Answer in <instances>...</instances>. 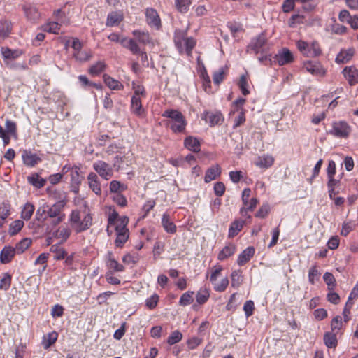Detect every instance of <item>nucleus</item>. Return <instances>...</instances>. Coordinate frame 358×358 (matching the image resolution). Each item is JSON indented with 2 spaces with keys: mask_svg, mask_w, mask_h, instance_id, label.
<instances>
[{
  "mask_svg": "<svg viewBox=\"0 0 358 358\" xmlns=\"http://www.w3.org/2000/svg\"><path fill=\"white\" fill-rule=\"evenodd\" d=\"M87 179L90 189L96 195L100 196L101 194V188L98 176L95 173L91 172L88 174Z\"/></svg>",
  "mask_w": 358,
  "mask_h": 358,
  "instance_id": "nucleus-13",
  "label": "nucleus"
},
{
  "mask_svg": "<svg viewBox=\"0 0 358 358\" xmlns=\"http://www.w3.org/2000/svg\"><path fill=\"white\" fill-rule=\"evenodd\" d=\"M132 34L135 37L136 40L140 43L154 46L152 38L148 31L134 30L133 31Z\"/></svg>",
  "mask_w": 358,
  "mask_h": 358,
  "instance_id": "nucleus-17",
  "label": "nucleus"
},
{
  "mask_svg": "<svg viewBox=\"0 0 358 358\" xmlns=\"http://www.w3.org/2000/svg\"><path fill=\"white\" fill-rule=\"evenodd\" d=\"M93 169L103 180H108L113 176L114 170L112 166L103 160L95 162Z\"/></svg>",
  "mask_w": 358,
  "mask_h": 358,
  "instance_id": "nucleus-8",
  "label": "nucleus"
},
{
  "mask_svg": "<svg viewBox=\"0 0 358 358\" xmlns=\"http://www.w3.org/2000/svg\"><path fill=\"white\" fill-rule=\"evenodd\" d=\"M323 280L328 287L329 291H333L336 285V280L331 273L326 272L323 275Z\"/></svg>",
  "mask_w": 358,
  "mask_h": 358,
  "instance_id": "nucleus-52",
  "label": "nucleus"
},
{
  "mask_svg": "<svg viewBox=\"0 0 358 358\" xmlns=\"http://www.w3.org/2000/svg\"><path fill=\"white\" fill-rule=\"evenodd\" d=\"M6 131L9 136H17V126L16 123L10 120H7L6 121Z\"/></svg>",
  "mask_w": 358,
  "mask_h": 358,
  "instance_id": "nucleus-56",
  "label": "nucleus"
},
{
  "mask_svg": "<svg viewBox=\"0 0 358 358\" xmlns=\"http://www.w3.org/2000/svg\"><path fill=\"white\" fill-rule=\"evenodd\" d=\"M298 50L307 57H316L321 55L322 50L317 42L313 41L311 44L299 40L296 43Z\"/></svg>",
  "mask_w": 358,
  "mask_h": 358,
  "instance_id": "nucleus-5",
  "label": "nucleus"
},
{
  "mask_svg": "<svg viewBox=\"0 0 358 358\" xmlns=\"http://www.w3.org/2000/svg\"><path fill=\"white\" fill-rule=\"evenodd\" d=\"M145 15V21L150 27H153L157 30H159L161 28V20L155 9L152 8H146Z\"/></svg>",
  "mask_w": 358,
  "mask_h": 358,
  "instance_id": "nucleus-9",
  "label": "nucleus"
},
{
  "mask_svg": "<svg viewBox=\"0 0 358 358\" xmlns=\"http://www.w3.org/2000/svg\"><path fill=\"white\" fill-rule=\"evenodd\" d=\"M182 338V334L179 331H174L171 333V334L169 336L167 339V343L172 345L176 344L181 341Z\"/></svg>",
  "mask_w": 358,
  "mask_h": 358,
  "instance_id": "nucleus-60",
  "label": "nucleus"
},
{
  "mask_svg": "<svg viewBox=\"0 0 358 358\" xmlns=\"http://www.w3.org/2000/svg\"><path fill=\"white\" fill-rule=\"evenodd\" d=\"M163 117H168V124L175 133H182L185 130L187 122L183 115L177 110H166L162 114Z\"/></svg>",
  "mask_w": 358,
  "mask_h": 358,
  "instance_id": "nucleus-3",
  "label": "nucleus"
},
{
  "mask_svg": "<svg viewBox=\"0 0 358 358\" xmlns=\"http://www.w3.org/2000/svg\"><path fill=\"white\" fill-rule=\"evenodd\" d=\"M24 222L21 220H16L13 222L9 227V234L10 235L17 234L24 227Z\"/></svg>",
  "mask_w": 358,
  "mask_h": 358,
  "instance_id": "nucleus-53",
  "label": "nucleus"
},
{
  "mask_svg": "<svg viewBox=\"0 0 358 358\" xmlns=\"http://www.w3.org/2000/svg\"><path fill=\"white\" fill-rule=\"evenodd\" d=\"M184 145L188 150L198 152L200 151V143L199 140L193 136H188L184 141Z\"/></svg>",
  "mask_w": 358,
  "mask_h": 358,
  "instance_id": "nucleus-26",
  "label": "nucleus"
},
{
  "mask_svg": "<svg viewBox=\"0 0 358 358\" xmlns=\"http://www.w3.org/2000/svg\"><path fill=\"white\" fill-rule=\"evenodd\" d=\"M273 163L274 158L270 155H263L262 156H259L255 162V166L261 169H268L271 167Z\"/></svg>",
  "mask_w": 358,
  "mask_h": 358,
  "instance_id": "nucleus-20",
  "label": "nucleus"
},
{
  "mask_svg": "<svg viewBox=\"0 0 358 358\" xmlns=\"http://www.w3.org/2000/svg\"><path fill=\"white\" fill-rule=\"evenodd\" d=\"M24 163L29 166H34L40 161V158L31 152L24 151L22 154Z\"/></svg>",
  "mask_w": 358,
  "mask_h": 358,
  "instance_id": "nucleus-33",
  "label": "nucleus"
},
{
  "mask_svg": "<svg viewBox=\"0 0 358 358\" xmlns=\"http://www.w3.org/2000/svg\"><path fill=\"white\" fill-rule=\"evenodd\" d=\"M352 131L351 127L345 121L332 122L331 129L328 134L338 138H347Z\"/></svg>",
  "mask_w": 358,
  "mask_h": 358,
  "instance_id": "nucleus-6",
  "label": "nucleus"
},
{
  "mask_svg": "<svg viewBox=\"0 0 358 358\" xmlns=\"http://www.w3.org/2000/svg\"><path fill=\"white\" fill-rule=\"evenodd\" d=\"M109 189L114 194H120L127 189V186L118 180H112L109 184Z\"/></svg>",
  "mask_w": 358,
  "mask_h": 358,
  "instance_id": "nucleus-42",
  "label": "nucleus"
},
{
  "mask_svg": "<svg viewBox=\"0 0 358 358\" xmlns=\"http://www.w3.org/2000/svg\"><path fill=\"white\" fill-rule=\"evenodd\" d=\"M128 222L129 218L127 216H122L115 221V225L111 227H114L116 231H129L127 228Z\"/></svg>",
  "mask_w": 358,
  "mask_h": 358,
  "instance_id": "nucleus-47",
  "label": "nucleus"
},
{
  "mask_svg": "<svg viewBox=\"0 0 358 358\" xmlns=\"http://www.w3.org/2000/svg\"><path fill=\"white\" fill-rule=\"evenodd\" d=\"M16 251L12 246H5L0 252V262L2 264H8L14 258Z\"/></svg>",
  "mask_w": 358,
  "mask_h": 358,
  "instance_id": "nucleus-16",
  "label": "nucleus"
},
{
  "mask_svg": "<svg viewBox=\"0 0 358 358\" xmlns=\"http://www.w3.org/2000/svg\"><path fill=\"white\" fill-rule=\"evenodd\" d=\"M69 221L71 228L78 234L91 227L92 217L89 213H80L78 210H73L69 215Z\"/></svg>",
  "mask_w": 358,
  "mask_h": 358,
  "instance_id": "nucleus-2",
  "label": "nucleus"
},
{
  "mask_svg": "<svg viewBox=\"0 0 358 358\" xmlns=\"http://www.w3.org/2000/svg\"><path fill=\"white\" fill-rule=\"evenodd\" d=\"M66 206V201L61 199L52 205H47V219L51 220V224L56 226L63 222L66 217L64 209Z\"/></svg>",
  "mask_w": 358,
  "mask_h": 358,
  "instance_id": "nucleus-4",
  "label": "nucleus"
},
{
  "mask_svg": "<svg viewBox=\"0 0 358 358\" xmlns=\"http://www.w3.org/2000/svg\"><path fill=\"white\" fill-rule=\"evenodd\" d=\"M355 223L352 221L345 222L343 224L341 234L346 236L355 229Z\"/></svg>",
  "mask_w": 358,
  "mask_h": 358,
  "instance_id": "nucleus-64",
  "label": "nucleus"
},
{
  "mask_svg": "<svg viewBox=\"0 0 358 358\" xmlns=\"http://www.w3.org/2000/svg\"><path fill=\"white\" fill-rule=\"evenodd\" d=\"M228 71L227 66L219 68L213 74V80L215 84L220 85L224 80V76Z\"/></svg>",
  "mask_w": 358,
  "mask_h": 358,
  "instance_id": "nucleus-43",
  "label": "nucleus"
},
{
  "mask_svg": "<svg viewBox=\"0 0 358 358\" xmlns=\"http://www.w3.org/2000/svg\"><path fill=\"white\" fill-rule=\"evenodd\" d=\"M113 201L120 207H125L127 205V200L126 197L120 194H114L112 196Z\"/></svg>",
  "mask_w": 358,
  "mask_h": 358,
  "instance_id": "nucleus-63",
  "label": "nucleus"
},
{
  "mask_svg": "<svg viewBox=\"0 0 358 358\" xmlns=\"http://www.w3.org/2000/svg\"><path fill=\"white\" fill-rule=\"evenodd\" d=\"M123 20V17L121 14L113 12L108 15L106 20V26L113 27L117 25Z\"/></svg>",
  "mask_w": 358,
  "mask_h": 358,
  "instance_id": "nucleus-41",
  "label": "nucleus"
},
{
  "mask_svg": "<svg viewBox=\"0 0 358 358\" xmlns=\"http://www.w3.org/2000/svg\"><path fill=\"white\" fill-rule=\"evenodd\" d=\"M36 218L40 222H44L47 220V205H44L37 209Z\"/></svg>",
  "mask_w": 358,
  "mask_h": 358,
  "instance_id": "nucleus-62",
  "label": "nucleus"
},
{
  "mask_svg": "<svg viewBox=\"0 0 358 358\" xmlns=\"http://www.w3.org/2000/svg\"><path fill=\"white\" fill-rule=\"evenodd\" d=\"M124 165L129 166L127 159L125 155L120 154L116 155L114 157L112 167L114 171H119L124 168Z\"/></svg>",
  "mask_w": 358,
  "mask_h": 358,
  "instance_id": "nucleus-24",
  "label": "nucleus"
},
{
  "mask_svg": "<svg viewBox=\"0 0 358 358\" xmlns=\"http://www.w3.org/2000/svg\"><path fill=\"white\" fill-rule=\"evenodd\" d=\"M343 73L350 85H354L358 83V70L355 66L345 67Z\"/></svg>",
  "mask_w": 358,
  "mask_h": 358,
  "instance_id": "nucleus-14",
  "label": "nucleus"
},
{
  "mask_svg": "<svg viewBox=\"0 0 358 358\" xmlns=\"http://www.w3.org/2000/svg\"><path fill=\"white\" fill-rule=\"evenodd\" d=\"M11 280L12 277L8 273H3L0 278V290H8L11 285Z\"/></svg>",
  "mask_w": 358,
  "mask_h": 358,
  "instance_id": "nucleus-49",
  "label": "nucleus"
},
{
  "mask_svg": "<svg viewBox=\"0 0 358 358\" xmlns=\"http://www.w3.org/2000/svg\"><path fill=\"white\" fill-rule=\"evenodd\" d=\"M210 297V290L206 287L201 288L196 294V302L200 304H204Z\"/></svg>",
  "mask_w": 358,
  "mask_h": 358,
  "instance_id": "nucleus-39",
  "label": "nucleus"
},
{
  "mask_svg": "<svg viewBox=\"0 0 358 358\" xmlns=\"http://www.w3.org/2000/svg\"><path fill=\"white\" fill-rule=\"evenodd\" d=\"M162 224L167 233L174 234L176 231V226L168 214L165 213L162 215Z\"/></svg>",
  "mask_w": 358,
  "mask_h": 358,
  "instance_id": "nucleus-29",
  "label": "nucleus"
},
{
  "mask_svg": "<svg viewBox=\"0 0 358 358\" xmlns=\"http://www.w3.org/2000/svg\"><path fill=\"white\" fill-rule=\"evenodd\" d=\"M58 334L56 331L50 332L43 336L42 339V345L44 349H48L57 340Z\"/></svg>",
  "mask_w": 358,
  "mask_h": 358,
  "instance_id": "nucleus-30",
  "label": "nucleus"
},
{
  "mask_svg": "<svg viewBox=\"0 0 358 358\" xmlns=\"http://www.w3.org/2000/svg\"><path fill=\"white\" fill-rule=\"evenodd\" d=\"M71 234V230L68 227L61 226L52 233L53 237L60 240L61 243L65 242Z\"/></svg>",
  "mask_w": 358,
  "mask_h": 358,
  "instance_id": "nucleus-23",
  "label": "nucleus"
},
{
  "mask_svg": "<svg viewBox=\"0 0 358 358\" xmlns=\"http://www.w3.org/2000/svg\"><path fill=\"white\" fill-rule=\"evenodd\" d=\"M336 332H327L324 335V343L329 348H335L338 345V340Z\"/></svg>",
  "mask_w": 358,
  "mask_h": 358,
  "instance_id": "nucleus-31",
  "label": "nucleus"
},
{
  "mask_svg": "<svg viewBox=\"0 0 358 358\" xmlns=\"http://www.w3.org/2000/svg\"><path fill=\"white\" fill-rule=\"evenodd\" d=\"M221 174V168L218 164H215L209 167L205 174L204 181L208 183L215 180Z\"/></svg>",
  "mask_w": 358,
  "mask_h": 358,
  "instance_id": "nucleus-21",
  "label": "nucleus"
},
{
  "mask_svg": "<svg viewBox=\"0 0 358 358\" xmlns=\"http://www.w3.org/2000/svg\"><path fill=\"white\" fill-rule=\"evenodd\" d=\"M50 252L54 254V259L56 260L63 259L67 255L65 250L58 244L52 245Z\"/></svg>",
  "mask_w": 358,
  "mask_h": 358,
  "instance_id": "nucleus-44",
  "label": "nucleus"
},
{
  "mask_svg": "<svg viewBox=\"0 0 358 358\" xmlns=\"http://www.w3.org/2000/svg\"><path fill=\"white\" fill-rule=\"evenodd\" d=\"M27 181L29 184L36 188H41L45 184V180L41 178L38 174L34 173L27 177Z\"/></svg>",
  "mask_w": 358,
  "mask_h": 358,
  "instance_id": "nucleus-37",
  "label": "nucleus"
},
{
  "mask_svg": "<svg viewBox=\"0 0 358 358\" xmlns=\"http://www.w3.org/2000/svg\"><path fill=\"white\" fill-rule=\"evenodd\" d=\"M267 39L266 35L264 33H261L259 35L253 38L250 44L248 45L247 51H253L255 54H257L262 50V48L266 43Z\"/></svg>",
  "mask_w": 358,
  "mask_h": 358,
  "instance_id": "nucleus-11",
  "label": "nucleus"
},
{
  "mask_svg": "<svg viewBox=\"0 0 358 358\" xmlns=\"http://www.w3.org/2000/svg\"><path fill=\"white\" fill-rule=\"evenodd\" d=\"M191 3L192 1L190 0H175L177 10L182 13H185L188 11Z\"/></svg>",
  "mask_w": 358,
  "mask_h": 358,
  "instance_id": "nucleus-51",
  "label": "nucleus"
},
{
  "mask_svg": "<svg viewBox=\"0 0 358 358\" xmlns=\"http://www.w3.org/2000/svg\"><path fill=\"white\" fill-rule=\"evenodd\" d=\"M1 52L2 56L4 59H14L19 57L22 55L23 52L21 50L15 49H10L8 47H2L1 49Z\"/></svg>",
  "mask_w": 358,
  "mask_h": 358,
  "instance_id": "nucleus-28",
  "label": "nucleus"
},
{
  "mask_svg": "<svg viewBox=\"0 0 358 358\" xmlns=\"http://www.w3.org/2000/svg\"><path fill=\"white\" fill-rule=\"evenodd\" d=\"M138 260L139 255L137 252L128 253L125 255L122 258L123 262L127 264H136L138 262Z\"/></svg>",
  "mask_w": 358,
  "mask_h": 358,
  "instance_id": "nucleus-57",
  "label": "nucleus"
},
{
  "mask_svg": "<svg viewBox=\"0 0 358 358\" xmlns=\"http://www.w3.org/2000/svg\"><path fill=\"white\" fill-rule=\"evenodd\" d=\"M270 210V205L268 203H264L256 213L255 217L265 218L268 215Z\"/></svg>",
  "mask_w": 358,
  "mask_h": 358,
  "instance_id": "nucleus-58",
  "label": "nucleus"
},
{
  "mask_svg": "<svg viewBox=\"0 0 358 358\" xmlns=\"http://www.w3.org/2000/svg\"><path fill=\"white\" fill-rule=\"evenodd\" d=\"M355 54L353 48L343 49L340 51L336 57V62L337 64H345L348 62L352 58Z\"/></svg>",
  "mask_w": 358,
  "mask_h": 358,
  "instance_id": "nucleus-22",
  "label": "nucleus"
},
{
  "mask_svg": "<svg viewBox=\"0 0 358 358\" xmlns=\"http://www.w3.org/2000/svg\"><path fill=\"white\" fill-rule=\"evenodd\" d=\"M106 266L109 271H112V272H121L124 269V267L113 257L111 252H108V259L106 262Z\"/></svg>",
  "mask_w": 358,
  "mask_h": 358,
  "instance_id": "nucleus-34",
  "label": "nucleus"
},
{
  "mask_svg": "<svg viewBox=\"0 0 358 358\" xmlns=\"http://www.w3.org/2000/svg\"><path fill=\"white\" fill-rule=\"evenodd\" d=\"M242 271L241 270L233 271L231 274V286L238 288L243 282Z\"/></svg>",
  "mask_w": 358,
  "mask_h": 358,
  "instance_id": "nucleus-45",
  "label": "nucleus"
},
{
  "mask_svg": "<svg viewBox=\"0 0 358 358\" xmlns=\"http://www.w3.org/2000/svg\"><path fill=\"white\" fill-rule=\"evenodd\" d=\"M32 241L29 238H24L18 242L14 248L17 254L23 253L31 245Z\"/></svg>",
  "mask_w": 358,
  "mask_h": 358,
  "instance_id": "nucleus-46",
  "label": "nucleus"
},
{
  "mask_svg": "<svg viewBox=\"0 0 358 358\" xmlns=\"http://www.w3.org/2000/svg\"><path fill=\"white\" fill-rule=\"evenodd\" d=\"M131 109L133 113L141 117L144 114V109L142 108L141 98L132 96L131 101Z\"/></svg>",
  "mask_w": 358,
  "mask_h": 358,
  "instance_id": "nucleus-25",
  "label": "nucleus"
},
{
  "mask_svg": "<svg viewBox=\"0 0 358 358\" xmlns=\"http://www.w3.org/2000/svg\"><path fill=\"white\" fill-rule=\"evenodd\" d=\"M35 210V206L30 202L26 203L21 211V217L24 220H29L31 219L33 213Z\"/></svg>",
  "mask_w": 358,
  "mask_h": 358,
  "instance_id": "nucleus-40",
  "label": "nucleus"
},
{
  "mask_svg": "<svg viewBox=\"0 0 358 358\" xmlns=\"http://www.w3.org/2000/svg\"><path fill=\"white\" fill-rule=\"evenodd\" d=\"M121 45L128 49L130 52H131L134 55H138L141 52V48L138 44L137 43V41L133 38H128L127 37H123L121 38Z\"/></svg>",
  "mask_w": 358,
  "mask_h": 358,
  "instance_id": "nucleus-15",
  "label": "nucleus"
},
{
  "mask_svg": "<svg viewBox=\"0 0 358 358\" xmlns=\"http://www.w3.org/2000/svg\"><path fill=\"white\" fill-rule=\"evenodd\" d=\"M303 69L315 76H324L326 74V69L323 66L317 62L307 61L303 63Z\"/></svg>",
  "mask_w": 358,
  "mask_h": 358,
  "instance_id": "nucleus-10",
  "label": "nucleus"
},
{
  "mask_svg": "<svg viewBox=\"0 0 358 358\" xmlns=\"http://www.w3.org/2000/svg\"><path fill=\"white\" fill-rule=\"evenodd\" d=\"M251 190L250 188H245L242 192V201L243 206L240 210V213L243 217L250 218L251 216L248 214V211H253L256 208L259 201L256 198H252L248 204V198L250 196Z\"/></svg>",
  "mask_w": 358,
  "mask_h": 358,
  "instance_id": "nucleus-7",
  "label": "nucleus"
},
{
  "mask_svg": "<svg viewBox=\"0 0 358 358\" xmlns=\"http://www.w3.org/2000/svg\"><path fill=\"white\" fill-rule=\"evenodd\" d=\"M245 222L242 220H235L230 224L229 229V238H233L236 236L242 229Z\"/></svg>",
  "mask_w": 358,
  "mask_h": 358,
  "instance_id": "nucleus-35",
  "label": "nucleus"
},
{
  "mask_svg": "<svg viewBox=\"0 0 358 358\" xmlns=\"http://www.w3.org/2000/svg\"><path fill=\"white\" fill-rule=\"evenodd\" d=\"M201 118L208 123L210 127L221 124L222 122V115L218 113H213L206 111L203 113Z\"/></svg>",
  "mask_w": 358,
  "mask_h": 358,
  "instance_id": "nucleus-19",
  "label": "nucleus"
},
{
  "mask_svg": "<svg viewBox=\"0 0 358 358\" xmlns=\"http://www.w3.org/2000/svg\"><path fill=\"white\" fill-rule=\"evenodd\" d=\"M174 45L180 55L191 56L196 41L193 37L187 36V30L176 29L173 34Z\"/></svg>",
  "mask_w": 358,
  "mask_h": 358,
  "instance_id": "nucleus-1",
  "label": "nucleus"
},
{
  "mask_svg": "<svg viewBox=\"0 0 358 358\" xmlns=\"http://www.w3.org/2000/svg\"><path fill=\"white\" fill-rule=\"evenodd\" d=\"M61 25L56 22H48L43 26V30L49 33L58 34Z\"/></svg>",
  "mask_w": 358,
  "mask_h": 358,
  "instance_id": "nucleus-50",
  "label": "nucleus"
},
{
  "mask_svg": "<svg viewBox=\"0 0 358 358\" xmlns=\"http://www.w3.org/2000/svg\"><path fill=\"white\" fill-rule=\"evenodd\" d=\"M274 59L280 66H284L290 64L294 59L292 52L286 48L279 50L278 52L275 55Z\"/></svg>",
  "mask_w": 358,
  "mask_h": 358,
  "instance_id": "nucleus-12",
  "label": "nucleus"
},
{
  "mask_svg": "<svg viewBox=\"0 0 358 358\" xmlns=\"http://www.w3.org/2000/svg\"><path fill=\"white\" fill-rule=\"evenodd\" d=\"M116 235L117 237L115 241V245L117 247L121 248L129 238V231H116Z\"/></svg>",
  "mask_w": 358,
  "mask_h": 358,
  "instance_id": "nucleus-48",
  "label": "nucleus"
},
{
  "mask_svg": "<svg viewBox=\"0 0 358 358\" xmlns=\"http://www.w3.org/2000/svg\"><path fill=\"white\" fill-rule=\"evenodd\" d=\"M106 65L103 62H98L90 67L89 72L92 75H98L103 71Z\"/></svg>",
  "mask_w": 358,
  "mask_h": 358,
  "instance_id": "nucleus-59",
  "label": "nucleus"
},
{
  "mask_svg": "<svg viewBox=\"0 0 358 358\" xmlns=\"http://www.w3.org/2000/svg\"><path fill=\"white\" fill-rule=\"evenodd\" d=\"M255 252V250L254 247H248L238 256L237 264L241 266H243L250 260L254 256Z\"/></svg>",
  "mask_w": 358,
  "mask_h": 358,
  "instance_id": "nucleus-18",
  "label": "nucleus"
},
{
  "mask_svg": "<svg viewBox=\"0 0 358 358\" xmlns=\"http://www.w3.org/2000/svg\"><path fill=\"white\" fill-rule=\"evenodd\" d=\"M320 273L319 272L317 266H312L308 271V281L311 285H314L315 281L320 278Z\"/></svg>",
  "mask_w": 358,
  "mask_h": 358,
  "instance_id": "nucleus-55",
  "label": "nucleus"
},
{
  "mask_svg": "<svg viewBox=\"0 0 358 358\" xmlns=\"http://www.w3.org/2000/svg\"><path fill=\"white\" fill-rule=\"evenodd\" d=\"M342 324V317L339 315L336 316L333 318L331 322V331L338 333V331L341 329Z\"/></svg>",
  "mask_w": 358,
  "mask_h": 358,
  "instance_id": "nucleus-61",
  "label": "nucleus"
},
{
  "mask_svg": "<svg viewBox=\"0 0 358 358\" xmlns=\"http://www.w3.org/2000/svg\"><path fill=\"white\" fill-rule=\"evenodd\" d=\"M236 247L234 244L229 243L223 249L219 252L217 259L220 261H223L229 257L232 256L236 252Z\"/></svg>",
  "mask_w": 358,
  "mask_h": 358,
  "instance_id": "nucleus-27",
  "label": "nucleus"
},
{
  "mask_svg": "<svg viewBox=\"0 0 358 358\" xmlns=\"http://www.w3.org/2000/svg\"><path fill=\"white\" fill-rule=\"evenodd\" d=\"M73 58L79 62H85L92 57V52L90 50H81L80 52H73Z\"/></svg>",
  "mask_w": 358,
  "mask_h": 358,
  "instance_id": "nucleus-38",
  "label": "nucleus"
},
{
  "mask_svg": "<svg viewBox=\"0 0 358 358\" xmlns=\"http://www.w3.org/2000/svg\"><path fill=\"white\" fill-rule=\"evenodd\" d=\"M194 292L188 291L184 293L179 301L180 306H185L191 304L193 302Z\"/></svg>",
  "mask_w": 358,
  "mask_h": 358,
  "instance_id": "nucleus-54",
  "label": "nucleus"
},
{
  "mask_svg": "<svg viewBox=\"0 0 358 358\" xmlns=\"http://www.w3.org/2000/svg\"><path fill=\"white\" fill-rule=\"evenodd\" d=\"M103 80L106 85L111 90H121L124 88V85L120 81L108 75L103 76Z\"/></svg>",
  "mask_w": 358,
  "mask_h": 358,
  "instance_id": "nucleus-36",
  "label": "nucleus"
},
{
  "mask_svg": "<svg viewBox=\"0 0 358 358\" xmlns=\"http://www.w3.org/2000/svg\"><path fill=\"white\" fill-rule=\"evenodd\" d=\"M12 31V23L11 22L1 19L0 20V37L6 38L9 36Z\"/></svg>",
  "mask_w": 358,
  "mask_h": 358,
  "instance_id": "nucleus-32",
  "label": "nucleus"
}]
</instances>
